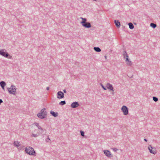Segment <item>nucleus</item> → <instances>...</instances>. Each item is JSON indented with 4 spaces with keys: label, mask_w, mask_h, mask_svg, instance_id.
Listing matches in <instances>:
<instances>
[{
    "label": "nucleus",
    "mask_w": 160,
    "mask_h": 160,
    "mask_svg": "<svg viewBox=\"0 0 160 160\" xmlns=\"http://www.w3.org/2000/svg\"><path fill=\"white\" fill-rule=\"evenodd\" d=\"M50 113L54 117H57L58 115V113L57 112H55L52 110L50 111Z\"/></svg>",
    "instance_id": "obj_13"
},
{
    "label": "nucleus",
    "mask_w": 160,
    "mask_h": 160,
    "mask_svg": "<svg viewBox=\"0 0 160 160\" xmlns=\"http://www.w3.org/2000/svg\"><path fill=\"white\" fill-rule=\"evenodd\" d=\"M38 135L37 134H32L31 135V136L32 137H34L36 138L38 136Z\"/></svg>",
    "instance_id": "obj_25"
},
{
    "label": "nucleus",
    "mask_w": 160,
    "mask_h": 160,
    "mask_svg": "<svg viewBox=\"0 0 160 160\" xmlns=\"http://www.w3.org/2000/svg\"><path fill=\"white\" fill-rule=\"evenodd\" d=\"M63 91L64 93H66L67 92V91L65 89L63 90Z\"/></svg>",
    "instance_id": "obj_30"
},
{
    "label": "nucleus",
    "mask_w": 160,
    "mask_h": 160,
    "mask_svg": "<svg viewBox=\"0 0 160 160\" xmlns=\"http://www.w3.org/2000/svg\"><path fill=\"white\" fill-rule=\"evenodd\" d=\"M47 112L45 108L41 109L40 112L37 114V116L39 118L42 119L47 117Z\"/></svg>",
    "instance_id": "obj_2"
},
{
    "label": "nucleus",
    "mask_w": 160,
    "mask_h": 160,
    "mask_svg": "<svg viewBox=\"0 0 160 160\" xmlns=\"http://www.w3.org/2000/svg\"><path fill=\"white\" fill-rule=\"evenodd\" d=\"M94 49L96 52H100L101 50L98 47H94Z\"/></svg>",
    "instance_id": "obj_18"
},
{
    "label": "nucleus",
    "mask_w": 160,
    "mask_h": 160,
    "mask_svg": "<svg viewBox=\"0 0 160 160\" xmlns=\"http://www.w3.org/2000/svg\"><path fill=\"white\" fill-rule=\"evenodd\" d=\"M103 152L105 155L108 158H111L112 157L110 152L108 150H105L103 151Z\"/></svg>",
    "instance_id": "obj_7"
},
{
    "label": "nucleus",
    "mask_w": 160,
    "mask_h": 160,
    "mask_svg": "<svg viewBox=\"0 0 160 160\" xmlns=\"http://www.w3.org/2000/svg\"><path fill=\"white\" fill-rule=\"evenodd\" d=\"M115 23L117 27L118 28L120 27V23L118 21L115 20Z\"/></svg>",
    "instance_id": "obj_15"
},
{
    "label": "nucleus",
    "mask_w": 160,
    "mask_h": 160,
    "mask_svg": "<svg viewBox=\"0 0 160 160\" xmlns=\"http://www.w3.org/2000/svg\"><path fill=\"white\" fill-rule=\"evenodd\" d=\"M80 132L81 135L82 136H84V132L83 131H80Z\"/></svg>",
    "instance_id": "obj_24"
},
{
    "label": "nucleus",
    "mask_w": 160,
    "mask_h": 160,
    "mask_svg": "<svg viewBox=\"0 0 160 160\" xmlns=\"http://www.w3.org/2000/svg\"><path fill=\"white\" fill-rule=\"evenodd\" d=\"M79 106L78 103L77 102H73L71 104V107L72 108H77Z\"/></svg>",
    "instance_id": "obj_11"
},
{
    "label": "nucleus",
    "mask_w": 160,
    "mask_h": 160,
    "mask_svg": "<svg viewBox=\"0 0 160 160\" xmlns=\"http://www.w3.org/2000/svg\"><path fill=\"white\" fill-rule=\"evenodd\" d=\"M0 54L6 57H7L8 55V54L3 50H0Z\"/></svg>",
    "instance_id": "obj_10"
},
{
    "label": "nucleus",
    "mask_w": 160,
    "mask_h": 160,
    "mask_svg": "<svg viewBox=\"0 0 160 160\" xmlns=\"http://www.w3.org/2000/svg\"><path fill=\"white\" fill-rule=\"evenodd\" d=\"M121 110L124 115H126L128 114V108L126 106H123L121 108Z\"/></svg>",
    "instance_id": "obj_6"
},
{
    "label": "nucleus",
    "mask_w": 160,
    "mask_h": 160,
    "mask_svg": "<svg viewBox=\"0 0 160 160\" xmlns=\"http://www.w3.org/2000/svg\"><path fill=\"white\" fill-rule=\"evenodd\" d=\"M3 102V101L2 99H0V105Z\"/></svg>",
    "instance_id": "obj_29"
},
{
    "label": "nucleus",
    "mask_w": 160,
    "mask_h": 160,
    "mask_svg": "<svg viewBox=\"0 0 160 160\" xmlns=\"http://www.w3.org/2000/svg\"><path fill=\"white\" fill-rule=\"evenodd\" d=\"M100 85L102 87V88H103V89L104 90H107V88H105L104 86L102 84V83H100Z\"/></svg>",
    "instance_id": "obj_23"
},
{
    "label": "nucleus",
    "mask_w": 160,
    "mask_h": 160,
    "mask_svg": "<svg viewBox=\"0 0 160 160\" xmlns=\"http://www.w3.org/2000/svg\"><path fill=\"white\" fill-rule=\"evenodd\" d=\"M49 87H47L46 88V89L47 90H49Z\"/></svg>",
    "instance_id": "obj_31"
},
{
    "label": "nucleus",
    "mask_w": 160,
    "mask_h": 160,
    "mask_svg": "<svg viewBox=\"0 0 160 160\" xmlns=\"http://www.w3.org/2000/svg\"><path fill=\"white\" fill-rule=\"evenodd\" d=\"M144 141H145L146 142H147V140L146 139V138H144Z\"/></svg>",
    "instance_id": "obj_32"
},
{
    "label": "nucleus",
    "mask_w": 160,
    "mask_h": 160,
    "mask_svg": "<svg viewBox=\"0 0 160 160\" xmlns=\"http://www.w3.org/2000/svg\"><path fill=\"white\" fill-rule=\"evenodd\" d=\"M50 140L49 138L48 137L46 139V141L47 142H49V141H50Z\"/></svg>",
    "instance_id": "obj_28"
},
{
    "label": "nucleus",
    "mask_w": 160,
    "mask_h": 160,
    "mask_svg": "<svg viewBox=\"0 0 160 160\" xmlns=\"http://www.w3.org/2000/svg\"><path fill=\"white\" fill-rule=\"evenodd\" d=\"M112 149L113 151L115 152H116L118 150V149L116 148H112Z\"/></svg>",
    "instance_id": "obj_26"
},
{
    "label": "nucleus",
    "mask_w": 160,
    "mask_h": 160,
    "mask_svg": "<svg viewBox=\"0 0 160 160\" xmlns=\"http://www.w3.org/2000/svg\"><path fill=\"white\" fill-rule=\"evenodd\" d=\"M26 152L30 155L35 156V152L31 147H27L25 148Z\"/></svg>",
    "instance_id": "obj_3"
},
{
    "label": "nucleus",
    "mask_w": 160,
    "mask_h": 160,
    "mask_svg": "<svg viewBox=\"0 0 160 160\" xmlns=\"http://www.w3.org/2000/svg\"><path fill=\"white\" fill-rule=\"evenodd\" d=\"M8 89L10 93L15 94L16 90L15 87V86L12 85L10 88H8Z\"/></svg>",
    "instance_id": "obj_5"
},
{
    "label": "nucleus",
    "mask_w": 160,
    "mask_h": 160,
    "mask_svg": "<svg viewBox=\"0 0 160 160\" xmlns=\"http://www.w3.org/2000/svg\"><path fill=\"white\" fill-rule=\"evenodd\" d=\"M38 129H40L42 131V132H41V133H42L43 132V129L42 128V127L41 126H39L38 127Z\"/></svg>",
    "instance_id": "obj_22"
},
{
    "label": "nucleus",
    "mask_w": 160,
    "mask_h": 160,
    "mask_svg": "<svg viewBox=\"0 0 160 160\" xmlns=\"http://www.w3.org/2000/svg\"><path fill=\"white\" fill-rule=\"evenodd\" d=\"M80 19H82L80 23L82 24V26L86 28H90L91 27L90 23L88 22H86V19L82 18H81Z\"/></svg>",
    "instance_id": "obj_4"
},
{
    "label": "nucleus",
    "mask_w": 160,
    "mask_h": 160,
    "mask_svg": "<svg viewBox=\"0 0 160 160\" xmlns=\"http://www.w3.org/2000/svg\"><path fill=\"white\" fill-rule=\"evenodd\" d=\"M106 88L110 91H114L112 85L109 83H107L106 85Z\"/></svg>",
    "instance_id": "obj_9"
},
{
    "label": "nucleus",
    "mask_w": 160,
    "mask_h": 160,
    "mask_svg": "<svg viewBox=\"0 0 160 160\" xmlns=\"http://www.w3.org/2000/svg\"><path fill=\"white\" fill-rule=\"evenodd\" d=\"M153 148L151 145H149L148 147V149L150 152L154 154H155L156 153V152L154 150H152V149Z\"/></svg>",
    "instance_id": "obj_12"
},
{
    "label": "nucleus",
    "mask_w": 160,
    "mask_h": 160,
    "mask_svg": "<svg viewBox=\"0 0 160 160\" xmlns=\"http://www.w3.org/2000/svg\"><path fill=\"white\" fill-rule=\"evenodd\" d=\"M14 144L17 147H19L20 146L19 142L18 141H15L14 143Z\"/></svg>",
    "instance_id": "obj_16"
},
{
    "label": "nucleus",
    "mask_w": 160,
    "mask_h": 160,
    "mask_svg": "<svg viewBox=\"0 0 160 160\" xmlns=\"http://www.w3.org/2000/svg\"><path fill=\"white\" fill-rule=\"evenodd\" d=\"M66 104V101L64 100L62 101L59 102V104L61 105H63Z\"/></svg>",
    "instance_id": "obj_19"
},
{
    "label": "nucleus",
    "mask_w": 160,
    "mask_h": 160,
    "mask_svg": "<svg viewBox=\"0 0 160 160\" xmlns=\"http://www.w3.org/2000/svg\"><path fill=\"white\" fill-rule=\"evenodd\" d=\"M123 55L126 64L128 66H131L132 65V63L127 52L125 51L124 52Z\"/></svg>",
    "instance_id": "obj_1"
},
{
    "label": "nucleus",
    "mask_w": 160,
    "mask_h": 160,
    "mask_svg": "<svg viewBox=\"0 0 160 160\" xmlns=\"http://www.w3.org/2000/svg\"><path fill=\"white\" fill-rule=\"evenodd\" d=\"M34 124L37 126V127L39 126V124L37 122H35L34 123Z\"/></svg>",
    "instance_id": "obj_27"
},
{
    "label": "nucleus",
    "mask_w": 160,
    "mask_h": 160,
    "mask_svg": "<svg viewBox=\"0 0 160 160\" xmlns=\"http://www.w3.org/2000/svg\"><path fill=\"white\" fill-rule=\"evenodd\" d=\"M0 85L2 89L4 90V87L6 85V82L3 81H2L0 82Z\"/></svg>",
    "instance_id": "obj_14"
},
{
    "label": "nucleus",
    "mask_w": 160,
    "mask_h": 160,
    "mask_svg": "<svg viewBox=\"0 0 160 160\" xmlns=\"http://www.w3.org/2000/svg\"><path fill=\"white\" fill-rule=\"evenodd\" d=\"M57 96L58 99H62L64 97V94L62 92L59 91L57 93Z\"/></svg>",
    "instance_id": "obj_8"
},
{
    "label": "nucleus",
    "mask_w": 160,
    "mask_h": 160,
    "mask_svg": "<svg viewBox=\"0 0 160 160\" xmlns=\"http://www.w3.org/2000/svg\"><path fill=\"white\" fill-rule=\"evenodd\" d=\"M153 100L155 102H157L158 100V98L157 97H153Z\"/></svg>",
    "instance_id": "obj_21"
},
{
    "label": "nucleus",
    "mask_w": 160,
    "mask_h": 160,
    "mask_svg": "<svg viewBox=\"0 0 160 160\" xmlns=\"http://www.w3.org/2000/svg\"><path fill=\"white\" fill-rule=\"evenodd\" d=\"M150 26L153 28H155L156 27L157 25L154 23H151L150 24Z\"/></svg>",
    "instance_id": "obj_20"
},
{
    "label": "nucleus",
    "mask_w": 160,
    "mask_h": 160,
    "mask_svg": "<svg viewBox=\"0 0 160 160\" xmlns=\"http://www.w3.org/2000/svg\"><path fill=\"white\" fill-rule=\"evenodd\" d=\"M129 28L130 29H133L134 28V26L133 24L131 22H130L128 23Z\"/></svg>",
    "instance_id": "obj_17"
}]
</instances>
